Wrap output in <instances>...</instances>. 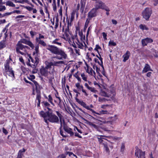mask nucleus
<instances>
[{
  "mask_svg": "<svg viewBox=\"0 0 158 158\" xmlns=\"http://www.w3.org/2000/svg\"><path fill=\"white\" fill-rule=\"evenodd\" d=\"M48 111L45 112L41 111L40 112V114L41 117L43 118L44 122L47 125H48V121L53 123H59V117L57 115L54 114L53 110L50 108L47 107Z\"/></svg>",
  "mask_w": 158,
  "mask_h": 158,
  "instance_id": "f257e3e1",
  "label": "nucleus"
},
{
  "mask_svg": "<svg viewBox=\"0 0 158 158\" xmlns=\"http://www.w3.org/2000/svg\"><path fill=\"white\" fill-rule=\"evenodd\" d=\"M64 62L63 61H53V60H52L50 62H47L46 63V66L41 67L40 69V72L41 74L44 77H47L48 73L51 74H53L54 73V68L52 69V66H58L59 64H64Z\"/></svg>",
  "mask_w": 158,
  "mask_h": 158,
  "instance_id": "f03ea898",
  "label": "nucleus"
},
{
  "mask_svg": "<svg viewBox=\"0 0 158 158\" xmlns=\"http://www.w3.org/2000/svg\"><path fill=\"white\" fill-rule=\"evenodd\" d=\"M46 49L53 54L60 55L62 56L63 58L65 59L66 57V55L63 51L54 45H48L47 46Z\"/></svg>",
  "mask_w": 158,
  "mask_h": 158,
  "instance_id": "7ed1b4c3",
  "label": "nucleus"
},
{
  "mask_svg": "<svg viewBox=\"0 0 158 158\" xmlns=\"http://www.w3.org/2000/svg\"><path fill=\"white\" fill-rule=\"evenodd\" d=\"M56 113L57 115L59 117V121H60V134L63 137H66V136L64 135L63 131L61 130L63 124V127L64 126H66L63 116L59 111H56Z\"/></svg>",
  "mask_w": 158,
  "mask_h": 158,
  "instance_id": "20e7f679",
  "label": "nucleus"
},
{
  "mask_svg": "<svg viewBox=\"0 0 158 158\" xmlns=\"http://www.w3.org/2000/svg\"><path fill=\"white\" fill-rule=\"evenodd\" d=\"M95 8L98 10L99 9L105 10L106 11H109V8L106 6L105 4L101 1H98L96 2Z\"/></svg>",
  "mask_w": 158,
  "mask_h": 158,
  "instance_id": "39448f33",
  "label": "nucleus"
},
{
  "mask_svg": "<svg viewBox=\"0 0 158 158\" xmlns=\"http://www.w3.org/2000/svg\"><path fill=\"white\" fill-rule=\"evenodd\" d=\"M152 13V9L149 8H146L142 13L143 18L147 20H148Z\"/></svg>",
  "mask_w": 158,
  "mask_h": 158,
  "instance_id": "423d86ee",
  "label": "nucleus"
},
{
  "mask_svg": "<svg viewBox=\"0 0 158 158\" xmlns=\"http://www.w3.org/2000/svg\"><path fill=\"white\" fill-rule=\"evenodd\" d=\"M16 46V49L17 52L20 53L22 55H24L26 52V50L24 49L23 45L20 42L18 43Z\"/></svg>",
  "mask_w": 158,
  "mask_h": 158,
  "instance_id": "0eeeda50",
  "label": "nucleus"
},
{
  "mask_svg": "<svg viewBox=\"0 0 158 158\" xmlns=\"http://www.w3.org/2000/svg\"><path fill=\"white\" fill-rule=\"evenodd\" d=\"M135 148V156L138 158H146L145 156V152L139 149L137 147Z\"/></svg>",
  "mask_w": 158,
  "mask_h": 158,
  "instance_id": "6e6552de",
  "label": "nucleus"
},
{
  "mask_svg": "<svg viewBox=\"0 0 158 158\" xmlns=\"http://www.w3.org/2000/svg\"><path fill=\"white\" fill-rule=\"evenodd\" d=\"M31 61V67L35 69L39 62V59L37 57H35V59L32 58L31 56H29Z\"/></svg>",
  "mask_w": 158,
  "mask_h": 158,
  "instance_id": "1a4fd4ad",
  "label": "nucleus"
},
{
  "mask_svg": "<svg viewBox=\"0 0 158 158\" xmlns=\"http://www.w3.org/2000/svg\"><path fill=\"white\" fill-rule=\"evenodd\" d=\"M77 102L80 104L81 106H83L86 109H87L88 110H89L91 111H92V112H95V111L93 110V109L90 108L89 107V106H87L86 104L83 102V101H80L79 99H76Z\"/></svg>",
  "mask_w": 158,
  "mask_h": 158,
  "instance_id": "9d476101",
  "label": "nucleus"
},
{
  "mask_svg": "<svg viewBox=\"0 0 158 158\" xmlns=\"http://www.w3.org/2000/svg\"><path fill=\"white\" fill-rule=\"evenodd\" d=\"M153 41V40L152 39L148 37L142 40L141 41L142 44L143 46L147 45L148 43H152Z\"/></svg>",
  "mask_w": 158,
  "mask_h": 158,
  "instance_id": "9b49d317",
  "label": "nucleus"
},
{
  "mask_svg": "<svg viewBox=\"0 0 158 158\" xmlns=\"http://www.w3.org/2000/svg\"><path fill=\"white\" fill-rule=\"evenodd\" d=\"M97 10L94 8H93L88 14V17L92 18L93 17L96 16V12Z\"/></svg>",
  "mask_w": 158,
  "mask_h": 158,
  "instance_id": "f8f14e48",
  "label": "nucleus"
},
{
  "mask_svg": "<svg viewBox=\"0 0 158 158\" xmlns=\"http://www.w3.org/2000/svg\"><path fill=\"white\" fill-rule=\"evenodd\" d=\"M33 83L35 86L36 91L37 93V95H40V89H41V87L36 81H34Z\"/></svg>",
  "mask_w": 158,
  "mask_h": 158,
  "instance_id": "ddd939ff",
  "label": "nucleus"
},
{
  "mask_svg": "<svg viewBox=\"0 0 158 158\" xmlns=\"http://www.w3.org/2000/svg\"><path fill=\"white\" fill-rule=\"evenodd\" d=\"M64 129L65 132L70 135V136H72L74 135V133L72 131V130L70 128L67 127L66 126H64Z\"/></svg>",
  "mask_w": 158,
  "mask_h": 158,
  "instance_id": "4468645a",
  "label": "nucleus"
},
{
  "mask_svg": "<svg viewBox=\"0 0 158 158\" xmlns=\"http://www.w3.org/2000/svg\"><path fill=\"white\" fill-rule=\"evenodd\" d=\"M130 54V52L128 51H127L126 52L123 56V61L125 62L128 60L129 58Z\"/></svg>",
  "mask_w": 158,
  "mask_h": 158,
  "instance_id": "2eb2a0df",
  "label": "nucleus"
},
{
  "mask_svg": "<svg viewBox=\"0 0 158 158\" xmlns=\"http://www.w3.org/2000/svg\"><path fill=\"white\" fill-rule=\"evenodd\" d=\"M69 31H65L64 34L62 35V38L66 40H67L70 38L69 37Z\"/></svg>",
  "mask_w": 158,
  "mask_h": 158,
  "instance_id": "dca6fc26",
  "label": "nucleus"
},
{
  "mask_svg": "<svg viewBox=\"0 0 158 158\" xmlns=\"http://www.w3.org/2000/svg\"><path fill=\"white\" fill-rule=\"evenodd\" d=\"M149 71H152L149 65L146 64H145L144 67L142 71V73H146Z\"/></svg>",
  "mask_w": 158,
  "mask_h": 158,
  "instance_id": "f3484780",
  "label": "nucleus"
},
{
  "mask_svg": "<svg viewBox=\"0 0 158 158\" xmlns=\"http://www.w3.org/2000/svg\"><path fill=\"white\" fill-rule=\"evenodd\" d=\"M85 0H81L80 2L81 6L80 10L82 13L84 11V10L85 5Z\"/></svg>",
  "mask_w": 158,
  "mask_h": 158,
  "instance_id": "a211bd4d",
  "label": "nucleus"
},
{
  "mask_svg": "<svg viewBox=\"0 0 158 158\" xmlns=\"http://www.w3.org/2000/svg\"><path fill=\"white\" fill-rule=\"evenodd\" d=\"M26 150L24 148L22 150H20L18 153V156L16 158H22V156L23 155V153Z\"/></svg>",
  "mask_w": 158,
  "mask_h": 158,
  "instance_id": "6ab92c4d",
  "label": "nucleus"
},
{
  "mask_svg": "<svg viewBox=\"0 0 158 158\" xmlns=\"http://www.w3.org/2000/svg\"><path fill=\"white\" fill-rule=\"evenodd\" d=\"M52 44H56L60 46L61 45V43L60 40L59 39H56L52 42Z\"/></svg>",
  "mask_w": 158,
  "mask_h": 158,
  "instance_id": "aec40b11",
  "label": "nucleus"
},
{
  "mask_svg": "<svg viewBox=\"0 0 158 158\" xmlns=\"http://www.w3.org/2000/svg\"><path fill=\"white\" fill-rule=\"evenodd\" d=\"M36 42L38 43V44L42 45L43 46L45 47L46 46V43L43 40H38L37 39H35Z\"/></svg>",
  "mask_w": 158,
  "mask_h": 158,
  "instance_id": "412c9836",
  "label": "nucleus"
},
{
  "mask_svg": "<svg viewBox=\"0 0 158 158\" xmlns=\"http://www.w3.org/2000/svg\"><path fill=\"white\" fill-rule=\"evenodd\" d=\"M76 44L78 45V47L81 49H83L84 47V45L82 43L80 42L79 40L75 42Z\"/></svg>",
  "mask_w": 158,
  "mask_h": 158,
  "instance_id": "4be33fe9",
  "label": "nucleus"
},
{
  "mask_svg": "<svg viewBox=\"0 0 158 158\" xmlns=\"http://www.w3.org/2000/svg\"><path fill=\"white\" fill-rule=\"evenodd\" d=\"M9 62L8 61H7L6 64L5 65V69L6 72H7L8 71L10 70V69L9 66Z\"/></svg>",
  "mask_w": 158,
  "mask_h": 158,
  "instance_id": "5701e85b",
  "label": "nucleus"
},
{
  "mask_svg": "<svg viewBox=\"0 0 158 158\" xmlns=\"http://www.w3.org/2000/svg\"><path fill=\"white\" fill-rule=\"evenodd\" d=\"M87 69H86L87 73H88L92 74V73L93 69L92 68L90 67L87 64H86Z\"/></svg>",
  "mask_w": 158,
  "mask_h": 158,
  "instance_id": "b1692460",
  "label": "nucleus"
},
{
  "mask_svg": "<svg viewBox=\"0 0 158 158\" xmlns=\"http://www.w3.org/2000/svg\"><path fill=\"white\" fill-rule=\"evenodd\" d=\"M41 98V96L40 95H36V99L35 102H36V101H38L37 106L38 107H39L40 106V99Z\"/></svg>",
  "mask_w": 158,
  "mask_h": 158,
  "instance_id": "393cba45",
  "label": "nucleus"
},
{
  "mask_svg": "<svg viewBox=\"0 0 158 158\" xmlns=\"http://www.w3.org/2000/svg\"><path fill=\"white\" fill-rule=\"evenodd\" d=\"M100 94L101 95L106 97H109L110 95L108 94H107L105 91L101 90L100 92Z\"/></svg>",
  "mask_w": 158,
  "mask_h": 158,
  "instance_id": "a878e982",
  "label": "nucleus"
},
{
  "mask_svg": "<svg viewBox=\"0 0 158 158\" xmlns=\"http://www.w3.org/2000/svg\"><path fill=\"white\" fill-rule=\"evenodd\" d=\"M6 47V43L4 41H1L0 42V50Z\"/></svg>",
  "mask_w": 158,
  "mask_h": 158,
  "instance_id": "bb28decb",
  "label": "nucleus"
},
{
  "mask_svg": "<svg viewBox=\"0 0 158 158\" xmlns=\"http://www.w3.org/2000/svg\"><path fill=\"white\" fill-rule=\"evenodd\" d=\"M71 39L73 40V41H74L75 39H76L77 41L79 40L77 35V32H75L74 35H72L71 36Z\"/></svg>",
  "mask_w": 158,
  "mask_h": 158,
  "instance_id": "cd10ccee",
  "label": "nucleus"
},
{
  "mask_svg": "<svg viewBox=\"0 0 158 158\" xmlns=\"http://www.w3.org/2000/svg\"><path fill=\"white\" fill-rule=\"evenodd\" d=\"M6 5L13 7H14L15 6V4H14L12 2L10 1H7L6 3Z\"/></svg>",
  "mask_w": 158,
  "mask_h": 158,
  "instance_id": "c85d7f7f",
  "label": "nucleus"
},
{
  "mask_svg": "<svg viewBox=\"0 0 158 158\" xmlns=\"http://www.w3.org/2000/svg\"><path fill=\"white\" fill-rule=\"evenodd\" d=\"M139 28L143 30H148V28L147 27L146 25H143V24H140L139 26Z\"/></svg>",
  "mask_w": 158,
  "mask_h": 158,
  "instance_id": "c756f323",
  "label": "nucleus"
},
{
  "mask_svg": "<svg viewBox=\"0 0 158 158\" xmlns=\"http://www.w3.org/2000/svg\"><path fill=\"white\" fill-rule=\"evenodd\" d=\"M7 72H9V75L11 77H14V71L12 70V69H10V70L8 71Z\"/></svg>",
  "mask_w": 158,
  "mask_h": 158,
  "instance_id": "7c9ffc66",
  "label": "nucleus"
},
{
  "mask_svg": "<svg viewBox=\"0 0 158 158\" xmlns=\"http://www.w3.org/2000/svg\"><path fill=\"white\" fill-rule=\"evenodd\" d=\"M26 44L30 46L32 48H33L34 47V44L30 41H29L26 43Z\"/></svg>",
  "mask_w": 158,
  "mask_h": 158,
  "instance_id": "2f4dec72",
  "label": "nucleus"
},
{
  "mask_svg": "<svg viewBox=\"0 0 158 158\" xmlns=\"http://www.w3.org/2000/svg\"><path fill=\"white\" fill-rule=\"evenodd\" d=\"M81 89L82 92L84 93L85 95L87 96L88 95V94L83 89V87L82 85H80V89L79 90H80Z\"/></svg>",
  "mask_w": 158,
  "mask_h": 158,
  "instance_id": "473e14b6",
  "label": "nucleus"
},
{
  "mask_svg": "<svg viewBox=\"0 0 158 158\" xmlns=\"http://www.w3.org/2000/svg\"><path fill=\"white\" fill-rule=\"evenodd\" d=\"M48 101L53 106L54 105V103L52 102V98L51 96V95H49L48 96Z\"/></svg>",
  "mask_w": 158,
  "mask_h": 158,
  "instance_id": "72a5a7b5",
  "label": "nucleus"
},
{
  "mask_svg": "<svg viewBox=\"0 0 158 158\" xmlns=\"http://www.w3.org/2000/svg\"><path fill=\"white\" fill-rule=\"evenodd\" d=\"M102 144L103 145L104 148H105V150L107 152H109V150L108 147L107 145L106 144L103 143H102Z\"/></svg>",
  "mask_w": 158,
  "mask_h": 158,
  "instance_id": "f704fd0d",
  "label": "nucleus"
},
{
  "mask_svg": "<svg viewBox=\"0 0 158 158\" xmlns=\"http://www.w3.org/2000/svg\"><path fill=\"white\" fill-rule=\"evenodd\" d=\"M78 73V72H77V73H75L74 75V76L80 82H81V79L80 78V77L78 76V75H77V73Z\"/></svg>",
  "mask_w": 158,
  "mask_h": 158,
  "instance_id": "c9c22d12",
  "label": "nucleus"
},
{
  "mask_svg": "<svg viewBox=\"0 0 158 158\" xmlns=\"http://www.w3.org/2000/svg\"><path fill=\"white\" fill-rule=\"evenodd\" d=\"M89 125L92 126L94 128H95V129L97 130L98 129V126L97 125H96L95 124H93L91 122Z\"/></svg>",
  "mask_w": 158,
  "mask_h": 158,
  "instance_id": "e433bc0d",
  "label": "nucleus"
},
{
  "mask_svg": "<svg viewBox=\"0 0 158 158\" xmlns=\"http://www.w3.org/2000/svg\"><path fill=\"white\" fill-rule=\"evenodd\" d=\"M89 22V20L88 19H87L85 22V23L84 28V30H85L87 28V27H88V24Z\"/></svg>",
  "mask_w": 158,
  "mask_h": 158,
  "instance_id": "4c0bfd02",
  "label": "nucleus"
},
{
  "mask_svg": "<svg viewBox=\"0 0 158 158\" xmlns=\"http://www.w3.org/2000/svg\"><path fill=\"white\" fill-rule=\"evenodd\" d=\"M88 89L90 90L91 92L94 93H95L96 92H97V90L95 89L94 88V87H90Z\"/></svg>",
  "mask_w": 158,
  "mask_h": 158,
  "instance_id": "58836bf2",
  "label": "nucleus"
},
{
  "mask_svg": "<svg viewBox=\"0 0 158 158\" xmlns=\"http://www.w3.org/2000/svg\"><path fill=\"white\" fill-rule=\"evenodd\" d=\"M44 36L40 34H39V37H36L35 39H37L38 40H41L42 39H44Z\"/></svg>",
  "mask_w": 158,
  "mask_h": 158,
  "instance_id": "ea45409f",
  "label": "nucleus"
},
{
  "mask_svg": "<svg viewBox=\"0 0 158 158\" xmlns=\"http://www.w3.org/2000/svg\"><path fill=\"white\" fill-rule=\"evenodd\" d=\"M116 45V43L114 42V41H110L109 43V46L112 45L115 46Z\"/></svg>",
  "mask_w": 158,
  "mask_h": 158,
  "instance_id": "a19ab883",
  "label": "nucleus"
},
{
  "mask_svg": "<svg viewBox=\"0 0 158 158\" xmlns=\"http://www.w3.org/2000/svg\"><path fill=\"white\" fill-rule=\"evenodd\" d=\"M81 76L82 77V79L85 81H87V77L85 76V74L84 73H81Z\"/></svg>",
  "mask_w": 158,
  "mask_h": 158,
  "instance_id": "79ce46f5",
  "label": "nucleus"
},
{
  "mask_svg": "<svg viewBox=\"0 0 158 158\" xmlns=\"http://www.w3.org/2000/svg\"><path fill=\"white\" fill-rule=\"evenodd\" d=\"M71 26V23H69V20L68 22V23L67 27L66 28L65 31V32H66L67 31H69V26Z\"/></svg>",
  "mask_w": 158,
  "mask_h": 158,
  "instance_id": "37998d69",
  "label": "nucleus"
},
{
  "mask_svg": "<svg viewBox=\"0 0 158 158\" xmlns=\"http://www.w3.org/2000/svg\"><path fill=\"white\" fill-rule=\"evenodd\" d=\"M31 62V61L30 59V58L28 59V60L26 62V63L28 66L31 67V63H30Z\"/></svg>",
  "mask_w": 158,
  "mask_h": 158,
  "instance_id": "c03bdc74",
  "label": "nucleus"
},
{
  "mask_svg": "<svg viewBox=\"0 0 158 158\" xmlns=\"http://www.w3.org/2000/svg\"><path fill=\"white\" fill-rule=\"evenodd\" d=\"M99 112L101 114H107L108 113V111L106 110H102L101 111H100Z\"/></svg>",
  "mask_w": 158,
  "mask_h": 158,
  "instance_id": "a18cd8bd",
  "label": "nucleus"
},
{
  "mask_svg": "<svg viewBox=\"0 0 158 158\" xmlns=\"http://www.w3.org/2000/svg\"><path fill=\"white\" fill-rule=\"evenodd\" d=\"M42 103H43L44 104L45 106H48L50 105V104L47 102H42Z\"/></svg>",
  "mask_w": 158,
  "mask_h": 158,
  "instance_id": "49530a36",
  "label": "nucleus"
},
{
  "mask_svg": "<svg viewBox=\"0 0 158 158\" xmlns=\"http://www.w3.org/2000/svg\"><path fill=\"white\" fill-rule=\"evenodd\" d=\"M66 157V155L64 154H62L58 156V158H65Z\"/></svg>",
  "mask_w": 158,
  "mask_h": 158,
  "instance_id": "de8ad7c7",
  "label": "nucleus"
},
{
  "mask_svg": "<svg viewBox=\"0 0 158 158\" xmlns=\"http://www.w3.org/2000/svg\"><path fill=\"white\" fill-rule=\"evenodd\" d=\"M52 6L53 8V10L55 11L56 10V2L53 3L52 4Z\"/></svg>",
  "mask_w": 158,
  "mask_h": 158,
  "instance_id": "09e8293b",
  "label": "nucleus"
},
{
  "mask_svg": "<svg viewBox=\"0 0 158 158\" xmlns=\"http://www.w3.org/2000/svg\"><path fill=\"white\" fill-rule=\"evenodd\" d=\"M94 67L96 68V70L97 73H99V71L100 70L98 68L97 66H95V65H93V68L94 69Z\"/></svg>",
  "mask_w": 158,
  "mask_h": 158,
  "instance_id": "8fccbe9b",
  "label": "nucleus"
},
{
  "mask_svg": "<svg viewBox=\"0 0 158 158\" xmlns=\"http://www.w3.org/2000/svg\"><path fill=\"white\" fill-rule=\"evenodd\" d=\"M78 34L81 37V39L82 40L83 36V34L82 32V31H79L78 32Z\"/></svg>",
  "mask_w": 158,
  "mask_h": 158,
  "instance_id": "3c124183",
  "label": "nucleus"
},
{
  "mask_svg": "<svg viewBox=\"0 0 158 158\" xmlns=\"http://www.w3.org/2000/svg\"><path fill=\"white\" fill-rule=\"evenodd\" d=\"M25 8L29 11H31L33 9V8L30 6H25Z\"/></svg>",
  "mask_w": 158,
  "mask_h": 158,
  "instance_id": "603ef678",
  "label": "nucleus"
},
{
  "mask_svg": "<svg viewBox=\"0 0 158 158\" xmlns=\"http://www.w3.org/2000/svg\"><path fill=\"white\" fill-rule=\"evenodd\" d=\"M101 49L100 47L98 45H96L95 48L94 49V50L97 51L98 52V49Z\"/></svg>",
  "mask_w": 158,
  "mask_h": 158,
  "instance_id": "864d4df0",
  "label": "nucleus"
},
{
  "mask_svg": "<svg viewBox=\"0 0 158 158\" xmlns=\"http://www.w3.org/2000/svg\"><path fill=\"white\" fill-rule=\"evenodd\" d=\"M11 14V12H6L2 16V17H4L6 15H10Z\"/></svg>",
  "mask_w": 158,
  "mask_h": 158,
  "instance_id": "5fc2aeb1",
  "label": "nucleus"
},
{
  "mask_svg": "<svg viewBox=\"0 0 158 158\" xmlns=\"http://www.w3.org/2000/svg\"><path fill=\"white\" fill-rule=\"evenodd\" d=\"M2 131L5 135H7L8 133L7 131L4 127L2 129Z\"/></svg>",
  "mask_w": 158,
  "mask_h": 158,
  "instance_id": "6e6d98bb",
  "label": "nucleus"
},
{
  "mask_svg": "<svg viewBox=\"0 0 158 158\" xmlns=\"http://www.w3.org/2000/svg\"><path fill=\"white\" fill-rule=\"evenodd\" d=\"M35 52L37 53L39 52V46L38 45L36 46L35 47Z\"/></svg>",
  "mask_w": 158,
  "mask_h": 158,
  "instance_id": "4d7b16f0",
  "label": "nucleus"
},
{
  "mask_svg": "<svg viewBox=\"0 0 158 158\" xmlns=\"http://www.w3.org/2000/svg\"><path fill=\"white\" fill-rule=\"evenodd\" d=\"M82 119L85 121V123H86L87 124H89V125L91 123L90 122H89V121L86 120V119L84 118H83Z\"/></svg>",
  "mask_w": 158,
  "mask_h": 158,
  "instance_id": "13d9d810",
  "label": "nucleus"
},
{
  "mask_svg": "<svg viewBox=\"0 0 158 158\" xmlns=\"http://www.w3.org/2000/svg\"><path fill=\"white\" fill-rule=\"evenodd\" d=\"M58 21H59L58 19V18H56V25H55V26H56V27H58Z\"/></svg>",
  "mask_w": 158,
  "mask_h": 158,
  "instance_id": "bf43d9fd",
  "label": "nucleus"
},
{
  "mask_svg": "<svg viewBox=\"0 0 158 158\" xmlns=\"http://www.w3.org/2000/svg\"><path fill=\"white\" fill-rule=\"evenodd\" d=\"M102 35H103V38L104 39L106 40L107 39V38H106L107 35H106V34L105 32H103Z\"/></svg>",
  "mask_w": 158,
  "mask_h": 158,
  "instance_id": "052dcab7",
  "label": "nucleus"
},
{
  "mask_svg": "<svg viewBox=\"0 0 158 158\" xmlns=\"http://www.w3.org/2000/svg\"><path fill=\"white\" fill-rule=\"evenodd\" d=\"M6 9V7L5 6H2L1 7H0V11L5 10Z\"/></svg>",
  "mask_w": 158,
  "mask_h": 158,
  "instance_id": "680f3d73",
  "label": "nucleus"
},
{
  "mask_svg": "<svg viewBox=\"0 0 158 158\" xmlns=\"http://www.w3.org/2000/svg\"><path fill=\"white\" fill-rule=\"evenodd\" d=\"M75 135L76 136L78 137L79 138H82V137L81 136H80L79 134L78 133H75Z\"/></svg>",
  "mask_w": 158,
  "mask_h": 158,
  "instance_id": "e2e57ef3",
  "label": "nucleus"
},
{
  "mask_svg": "<svg viewBox=\"0 0 158 158\" xmlns=\"http://www.w3.org/2000/svg\"><path fill=\"white\" fill-rule=\"evenodd\" d=\"M19 60L20 62L23 63V64H24V60L22 57H21L19 58Z\"/></svg>",
  "mask_w": 158,
  "mask_h": 158,
  "instance_id": "0e129e2a",
  "label": "nucleus"
},
{
  "mask_svg": "<svg viewBox=\"0 0 158 158\" xmlns=\"http://www.w3.org/2000/svg\"><path fill=\"white\" fill-rule=\"evenodd\" d=\"M112 23L116 25L117 23V21L115 20H112Z\"/></svg>",
  "mask_w": 158,
  "mask_h": 158,
  "instance_id": "69168bd1",
  "label": "nucleus"
},
{
  "mask_svg": "<svg viewBox=\"0 0 158 158\" xmlns=\"http://www.w3.org/2000/svg\"><path fill=\"white\" fill-rule=\"evenodd\" d=\"M98 139L100 143H102L103 141V140L102 139L103 138H98Z\"/></svg>",
  "mask_w": 158,
  "mask_h": 158,
  "instance_id": "338daca9",
  "label": "nucleus"
},
{
  "mask_svg": "<svg viewBox=\"0 0 158 158\" xmlns=\"http://www.w3.org/2000/svg\"><path fill=\"white\" fill-rule=\"evenodd\" d=\"M81 85H80L79 83H77L76 84V87L78 89H80V87Z\"/></svg>",
  "mask_w": 158,
  "mask_h": 158,
  "instance_id": "774afa93",
  "label": "nucleus"
}]
</instances>
